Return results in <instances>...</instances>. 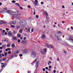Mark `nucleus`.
<instances>
[{"label":"nucleus","instance_id":"obj_23","mask_svg":"<svg viewBox=\"0 0 73 73\" xmlns=\"http://www.w3.org/2000/svg\"><path fill=\"white\" fill-rule=\"evenodd\" d=\"M13 40H17V38H16L15 37H13Z\"/></svg>","mask_w":73,"mask_h":73},{"label":"nucleus","instance_id":"obj_1","mask_svg":"<svg viewBox=\"0 0 73 73\" xmlns=\"http://www.w3.org/2000/svg\"><path fill=\"white\" fill-rule=\"evenodd\" d=\"M11 14L12 15H13V16H14V17L15 19L18 18L19 15L16 13L15 12H11Z\"/></svg>","mask_w":73,"mask_h":73},{"label":"nucleus","instance_id":"obj_7","mask_svg":"<svg viewBox=\"0 0 73 73\" xmlns=\"http://www.w3.org/2000/svg\"><path fill=\"white\" fill-rule=\"evenodd\" d=\"M28 52V50H25V51H23V54H26Z\"/></svg>","mask_w":73,"mask_h":73},{"label":"nucleus","instance_id":"obj_12","mask_svg":"<svg viewBox=\"0 0 73 73\" xmlns=\"http://www.w3.org/2000/svg\"><path fill=\"white\" fill-rule=\"evenodd\" d=\"M25 23V21H21L20 22V24H23V23Z\"/></svg>","mask_w":73,"mask_h":73},{"label":"nucleus","instance_id":"obj_39","mask_svg":"<svg viewBox=\"0 0 73 73\" xmlns=\"http://www.w3.org/2000/svg\"><path fill=\"white\" fill-rule=\"evenodd\" d=\"M19 56L20 57H22V56H23V55H22L21 54H19Z\"/></svg>","mask_w":73,"mask_h":73},{"label":"nucleus","instance_id":"obj_15","mask_svg":"<svg viewBox=\"0 0 73 73\" xmlns=\"http://www.w3.org/2000/svg\"><path fill=\"white\" fill-rule=\"evenodd\" d=\"M19 53V51H15L14 54H18V53Z\"/></svg>","mask_w":73,"mask_h":73},{"label":"nucleus","instance_id":"obj_5","mask_svg":"<svg viewBox=\"0 0 73 73\" xmlns=\"http://www.w3.org/2000/svg\"><path fill=\"white\" fill-rule=\"evenodd\" d=\"M46 49H44V50L41 51L40 52L42 54H44V53H46Z\"/></svg>","mask_w":73,"mask_h":73},{"label":"nucleus","instance_id":"obj_58","mask_svg":"<svg viewBox=\"0 0 73 73\" xmlns=\"http://www.w3.org/2000/svg\"><path fill=\"white\" fill-rule=\"evenodd\" d=\"M8 49H5V51L6 52H8Z\"/></svg>","mask_w":73,"mask_h":73},{"label":"nucleus","instance_id":"obj_61","mask_svg":"<svg viewBox=\"0 0 73 73\" xmlns=\"http://www.w3.org/2000/svg\"><path fill=\"white\" fill-rule=\"evenodd\" d=\"M71 28L72 29V30H73V27H71Z\"/></svg>","mask_w":73,"mask_h":73},{"label":"nucleus","instance_id":"obj_50","mask_svg":"<svg viewBox=\"0 0 73 73\" xmlns=\"http://www.w3.org/2000/svg\"><path fill=\"white\" fill-rule=\"evenodd\" d=\"M45 69L46 70H48V67H46Z\"/></svg>","mask_w":73,"mask_h":73},{"label":"nucleus","instance_id":"obj_55","mask_svg":"<svg viewBox=\"0 0 73 73\" xmlns=\"http://www.w3.org/2000/svg\"><path fill=\"white\" fill-rule=\"evenodd\" d=\"M5 35H7V32H5Z\"/></svg>","mask_w":73,"mask_h":73},{"label":"nucleus","instance_id":"obj_45","mask_svg":"<svg viewBox=\"0 0 73 73\" xmlns=\"http://www.w3.org/2000/svg\"><path fill=\"white\" fill-rule=\"evenodd\" d=\"M62 8H63V9H64V8H65V6L64 5L62 6Z\"/></svg>","mask_w":73,"mask_h":73},{"label":"nucleus","instance_id":"obj_42","mask_svg":"<svg viewBox=\"0 0 73 73\" xmlns=\"http://www.w3.org/2000/svg\"><path fill=\"white\" fill-rule=\"evenodd\" d=\"M51 68H52V66L50 65L49 66V69H51Z\"/></svg>","mask_w":73,"mask_h":73},{"label":"nucleus","instance_id":"obj_6","mask_svg":"<svg viewBox=\"0 0 73 73\" xmlns=\"http://www.w3.org/2000/svg\"><path fill=\"white\" fill-rule=\"evenodd\" d=\"M11 23L13 25H15L16 24V21H13L11 22Z\"/></svg>","mask_w":73,"mask_h":73},{"label":"nucleus","instance_id":"obj_64","mask_svg":"<svg viewBox=\"0 0 73 73\" xmlns=\"http://www.w3.org/2000/svg\"><path fill=\"white\" fill-rule=\"evenodd\" d=\"M2 56H3V57H4V54H2Z\"/></svg>","mask_w":73,"mask_h":73},{"label":"nucleus","instance_id":"obj_37","mask_svg":"<svg viewBox=\"0 0 73 73\" xmlns=\"http://www.w3.org/2000/svg\"><path fill=\"white\" fill-rule=\"evenodd\" d=\"M36 17L37 19H38V15H36Z\"/></svg>","mask_w":73,"mask_h":73},{"label":"nucleus","instance_id":"obj_25","mask_svg":"<svg viewBox=\"0 0 73 73\" xmlns=\"http://www.w3.org/2000/svg\"><path fill=\"white\" fill-rule=\"evenodd\" d=\"M56 37H58L59 36V33H57L56 34Z\"/></svg>","mask_w":73,"mask_h":73},{"label":"nucleus","instance_id":"obj_38","mask_svg":"<svg viewBox=\"0 0 73 73\" xmlns=\"http://www.w3.org/2000/svg\"><path fill=\"white\" fill-rule=\"evenodd\" d=\"M40 4L42 5L44 4V2H41Z\"/></svg>","mask_w":73,"mask_h":73},{"label":"nucleus","instance_id":"obj_20","mask_svg":"<svg viewBox=\"0 0 73 73\" xmlns=\"http://www.w3.org/2000/svg\"><path fill=\"white\" fill-rule=\"evenodd\" d=\"M35 1L36 3L35 4V5H37V3H38V1L37 0H35Z\"/></svg>","mask_w":73,"mask_h":73},{"label":"nucleus","instance_id":"obj_9","mask_svg":"<svg viewBox=\"0 0 73 73\" xmlns=\"http://www.w3.org/2000/svg\"><path fill=\"white\" fill-rule=\"evenodd\" d=\"M15 5L17 6V7H20V5L19 3H17L15 4Z\"/></svg>","mask_w":73,"mask_h":73},{"label":"nucleus","instance_id":"obj_40","mask_svg":"<svg viewBox=\"0 0 73 73\" xmlns=\"http://www.w3.org/2000/svg\"><path fill=\"white\" fill-rule=\"evenodd\" d=\"M71 40L72 41H73V38H72V37H71Z\"/></svg>","mask_w":73,"mask_h":73},{"label":"nucleus","instance_id":"obj_31","mask_svg":"<svg viewBox=\"0 0 73 73\" xmlns=\"http://www.w3.org/2000/svg\"><path fill=\"white\" fill-rule=\"evenodd\" d=\"M11 46V45H10L9 44H8L7 45V47H9Z\"/></svg>","mask_w":73,"mask_h":73},{"label":"nucleus","instance_id":"obj_63","mask_svg":"<svg viewBox=\"0 0 73 73\" xmlns=\"http://www.w3.org/2000/svg\"><path fill=\"white\" fill-rule=\"evenodd\" d=\"M28 73H31V71H28Z\"/></svg>","mask_w":73,"mask_h":73},{"label":"nucleus","instance_id":"obj_36","mask_svg":"<svg viewBox=\"0 0 73 73\" xmlns=\"http://www.w3.org/2000/svg\"><path fill=\"white\" fill-rule=\"evenodd\" d=\"M11 51H9L8 52V54H11Z\"/></svg>","mask_w":73,"mask_h":73},{"label":"nucleus","instance_id":"obj_2","mask_svg":"<svg viewBox=\"0 0 73 73\" xmlns=\"http://www.w3.org/2000/svg\"><path fill=\"white\" fill-rule=\"evenodd\" d=\"M36 54H37L36 53L34 52H33L31 54V56L32 57H34V58H36Z\"/></svg>","mask_w":73,"mask_h":73},{"label":"nucleus","instance_id":"obj_10","mask_svg":"<svg viewBox=\"0 0 73 73\" xmlns=\"http://www.w3.org/2000/svg\"><path fill=\"white\" fill-rule=\"evenodd\" d=\"M36 61H37V59H35V60L34 61V62H32L31 63V64H35V62H36Z\"/></svg>","mask_w":73,"mask_h":73},{"label":"nucleus","instance_id":"obj_16","mask_svg":"<svg viewBox=\"0 0 73 73\" xmlns=\"http://www.w3.org/2000/svg\"><path fill=\"white\" fill-rule=\"evenodd\" d=\"M45 37V35L44 34H43V35H42V38H44Z\"/></svg>","mask_w":73,"mask_h":73},{"label":"nucleus","instance_id":"obj_24","mask_svg":"<svg viewBox=\"0 0 73 73\" xmlns=\"http://www.w3.org/2000/svg\"><path fill=\"white\" fill-rule=\"evenodd\" d=\"M17 37H21V35L20 34H19L17 35Z\"/></svg>","mask_w":73,"mask_h":73},{"label":"nucleus","instance_id":"obj_49","mask_svg":"<svg viewBox=\"0 0 73 73\" xmlns=\"http://www.w3.org/2000/svg\"><path fill=\"white\" fill-rule=\"evenodd\" d=\"M18 42H20V40L19 39L18 40Z\"/></svg>","mask_w":73,"mask_h":73},{"label":"nucleus","instance_id":"obj_21","mask_svg":"<svg viewBox=\"0 0 73 73\" xmlns=\"http://www.w3.org/2000/svg\"><path fill=\"white\" fill-rule=\"evenodd\" d=\"M13 35H16V33H17V32H16V31H14L13 32Z\"/></svg>","mask_w":73,"mask_h":73},{"label":"nucleus","instance_id":"obj_27","mask_svg":"<svg viewBox=\"0 0 73 73\" xmlns=\"http://www.w3.org/2000/svg\"><path fill=\"white\" fill-rule=\"evenodd\" d=\"M22 44H24V45L25 44H26V42L23 41L22 42Z\"/></svg>","mask_w":73,"mask_h":73},{"label":"nucleus","instance_id":"obj_14","mask_svg":"<svg viewBox=\"0 0 73 73\" xmlns=\"http://www.w3.org/2000/svg\"><path fill=\"white\" fill-rule=\"evenodd\" d=\"M2 47L3 48V49H5V48H6V45H2Z\"/></svg>","mask_w":73,"mask_h":73},{"label":"nucleus","instance_id":"obj_26","mask_svg":"<svg viewBox=\"0 0 73 73\" xmlns=\"http://www.w3.org/2000/svg\"><path fill=\"white\" fill-rule=\"evenodd\" d=\"M12 3H16V1L15 0H13L12 1Z\"/></svg>","mask_w":73,"mask_h":73},{"label":"nucleus","instance_id":"obj_32","mask_svg":"<svg viewBox=\"0 0 73 73\" xmlns=\"http://www.w3.org/2000/svg\"><path fill=\"white\" fill-rule=\"evenodd\" d=\"M11 26L12 28H15V26H13V25H11Z\"/></svg>","mask_w":73,"mask_h":73},{"label":"nucleus","instance_id":"obj_8","mask_svg":"<svg viewBox=\"0 0 73 73\" xmlns=\"http://www.w3.org/2000/svg\"><path fill=\"white\" fill-rule=\"evenodd\" d=\"M43 13L45 15H46V16H48V13L46 12V11H44Z\"/></svg>","mask_w":73,"mask_h":73},{"label":"nucleus","instance_id":"obj_29","mask_svg":"<svg viewBox=\"0 0 73 73\" xmlns=\"http://www.w3.org/2000/svg\"><path fill=\"white\" fill-rule=\"evenodd\" d=\"M7 13H10V11L9 10H7Z\"/></svg>","mask_w":73,"mask_h":73},{"label":"nucleus","instance_id":"obj_62","mask_svg":"<svg viewBox=\"0 0 73 73\" xmlns=\"http://www.w3.org/2000/svg\"><path fill=\"white\" fill-rule=\"evenodd\" d=\"M2 60H3V61H5V58H3L2 59Z\"/></svg>","mask_w":73,"mask_h":73},{"label":"nucleus","instance_id":"obj_30","mask_svg":"<svg viewBox=\"0 0 73 73\" xmlns=\"http://www.w3.org/2000/svg\"><path fill=\"white\" fill-rule=\"evenodd\" d=\"M4 54H5V55L6 56H7V52H5L4 53Z\"/></svg>","mask_w":73,"mask_h":73},{"label":"nucleus","instance_id":"obj_56","mask_svg":"<svg viewBox=\"0 0 73 73\" xmlns=\"http://www.w3.org/2000/svg\"><path fill=\"white\" fill-rule=\"evenodd\" d=\"M48 62H49V63H50V64H52V62L50 61H49Z\"/></svg>","mask_w":73,"mask_h":73},{"label":"nucleus","instance_id":"obj_3","mask_svg":"<svg viewBox=\"0 0 73 73\" xmlns=\"http://www.w3.org/2000/svg\"><path fill=\"white\" fill-rule=\"evenodd\" d=\"M5 10H7V8H4L2 9L1 11H0V12L1 13H4V12H5Z\"/></svg>","mask_w":73,"mask_h":73},{"label":"nucleus","instance_id":"obj_57","mask_svg":"<svg viewBox=\"0 0 73 73\" xmlns=\"http://www.w3.org/2000/svg\"><path fill=\"white\" fill-rule=\"evenodd\" d=\"M2 52L3 51H2V50H0V54L1 53H2Z\"/></svg>","mask_w":73,"mask_h":73},{"label":"nucleus","instance_id":"obj_35","mask_svg":"<svg viewBox=\"0 0 73 73\" xmlns=\"http://www.w3.org/2000/svg\"><path fill=\"white\" fill-rule=\"evenodd\" d=\"M2 58V55L1 54H0V58Z\"/></svg>","mask_w":73,"mask_h":73},{"label":"nucleus","instance_id":"obj_54","mask_svg":"<svg viewBox=\"0 0 73 73\" xmlns=\"http://www.w3.org/2000/svg\"><path fill=\"white\" fill-rule=\"evenodd\" d=\"M30 29H31L30 28H29L28 29V30L29 32H30Z\"/></svg>","mask_w":73,"mask_h":73},{"label":"nucleus","instance_id":"obj_46","mask_svg":"<svg viewBox=\"0 0 73 73\" xmlns=\"http://www.w3.org/2000/svg\"><path fill=\"white\" fill-rule=\"evenodd\" d=\"M3 49V47H0V49Z\"/></svg>","mask_w":73,"mask_h":73},{"label":"nucleus","instance_id":"obj_33","mask_svg":"<svg viewBox=\"0 0 73 73\" xmlns=\"http://www.w3.org/2000/svg\"><path fill=\"white\" fill-rule=\"evenodd\" d=\"M42 70L43 72H45V68H43Z\"/></svg>","mask_w":73,"mask_h":73},{"label":"nucleus","instance_id":"obj_53","mask_svg":"<svg viewBox=\"0 0 73 73\" xmlns=\"http://www.w3.org/2000/svg\"><path fill=\"white\" fill-rule=\"evenodd\" d=\"M7 50H11V49L10 48H7Z\"/></svg>","mask_w":73,"mask_h":73},{"label":"nucleus","instance_id":"obj_52","mask_svg":"<svg viewBox=\"0 0 73 73\" xmlns=\"http://www.w3.org/2000/svg\"><path fill=\"white\" fill-rule=\"evenodd\" d=\"M2 32L4 33L5 32V30H3Z\"/></svg>","mask_w":73,"mask_h":73},{"label":"nucleus","instance_id":"obj_11","mask_svg":"<svg viewBox=\"0 0 73 73\" xmlns=\"http://www.w3.org/2000/svg\"><path fill=\"white\" fill-rule=\"evenodd\" d=\"M12 48H15V44H11Z\"/></svg>","mask_w":73,"mask_h":73},{"label":"nucleus","instance_id":"obj_51","mask_svg":"<svg viewBox=\"0 0 73 73\" xmlns=\"http://www.w3.org/2000/svg\"><path fill=\"white\" fill-rule=\"evenodd\" d=\"M5 30H6V31H9V29L8 28L6 29Z\"/></svg>","mask_w":73,"mask_h":73},{"label":"nucleus","instance_id":"obj_22","mask_svg":"<svg viewBox=\"0 0 73 73\" xmlns=\"http://www.w3.org/2000/svg\"><path fill=\"white\" fill-rule=\"evenodd\" d=\"M57 40H59V41H61V40H61V38H57Z\"/></svg>","mask_w":73,"mask_h":73},{"label":"nucleus","instance_id":"obj_34","mask_svg":"<svg viewBox=\"0 0 73 73\" xmlns=\"http://www.w3.org/2000/svg\"><path fill=\"white\" fill-rule=\"evenodd\" d=\"M27 7L29 8H31V6H30L29 5Z\"/></svg>","mask_w":73,"mask_h":73},{"label":"nucleus","instance_id":"obj_48","mask_svg":"<svg viewBox=\"0 0 73 73\" xmlns=\"http://www.w3.org/2000/svg\"><path fill=\"white\" fill-rule=\"evenodd\" d=\"M53 72H54V73H56V71L55 70H54L53 71Z\"/></svg>","mask_w":73,"mask_h":73},{"label":"nucleus","instance_id":"obj_28","mask_svg":"<svg viewBox=\"0 0 73 73\" xmlns=\"http://www.w3.org/2000/svg\"><path fill=\"white\" fill-rule=\"evenodd\" d=\"M19 8L20 9H23V7H22L21 6H20L19 7Z\"/></svg>","mask_w":73,"mask_h":73},{"label":"nucleus","instance_id":"obj_4","mask_svg":"<svg viewBox=\"0 0 73 73\" xmlns=\"http://www.w3.org/2000/svg\"><path fill=\"white\" fill-rule=\"evenodd\" d=\"M8 35L9 36H11V37H14V35H13V34H12V33H11V31L8 33Z\"/></svg>","mask_w":73,"mask_h":73},{"label":"nucleus","instance_id":"obj_60","mask_svg":"<svg viewBox=\"0 0 73 73\" xmlns=\"http://www.w3.org/2000/svg\"><path fill=\"white\" fill-rule=\"evenodd\" d=\"M31 32H33V29H32L31 30Z\"/></svg>","mask_w":73,"mask_h":73},{"label":"nucleus","instance_id":"obj_43","mask_svg":"<svg viewBox=\"0 0 73 73\" xmlns=\"http://www.w3.org/2000/svg\"><path fill=\"white\" fill-rule=\"evenodd\" d=\"M63 52H64V53H66V51H64V50H63Z\"/></svg>","mask_w":73,"mask_h":73},{"label":"nucleus","instance_id":"obj_59","mask_svg":"<svg viewBox=\"0 0 73 73\" xmlns=\"http://www.w3.org/2000/svg\"><path fill=\"white\" fill-rule=\"evenodd\" d=\"M26 39V37H25L24 38L23 40H25Z\"/></svg>","mask_w":73,"mask_h":73},{"label":"nucleus","instance_id":"obj_17","mask_svg":"<svg viewBox=\"0 0 73 73\" xmlns=\"http://www.w3.org/2000/svg\"><path fill=\"white\" fill-rule=\"evenodd\" d=\"M45 44L46 46H47V47H48V48H49V45L48 44V43H45Z\"/></svg>","mask_w":73,"mask_h":73},{"label":"nucleus","instance_id":"obj_44","mask_svg":"<svg viewBox=\"0 0 73 73\" xmlns=\"http://www.w3.org/2000/svg\"><path fill=\"white\" fill-rule=\"evenodd\" d=\"M49 58L50 60V61H52V58L50 57Z\"/></svg>","mask_w":73,"mask_h":73},{"label":"nucleus","instance_id":"obj_18","mask_svg":"<svg viewBox=\"0 0 73 73\" xmlns=\"http://www.w3.org/2000/svg\"><path fill=\"white\" fill-rule=\"evenodd\" d=\"M16 28L17 29H20V26H16Z\"/></svg>","mask_w":73,"mask_h":73},{"label":"nucleus","instance_id":"obj_13","mask_svg":"<svg viewBox=\"0 0 73 73\" xmlns=\"http://www.w3.org/2000/svg\"><path fill=\"white\" fill-rule=\"evenodd\" d=\"M19 32L20 33H22L23 32V29H20Z\"/></svg>","mask_w":73,"mask_h":73},{"label":"nucleus","instance_id":"obj_41","mask_svg":"<svg viewBox=\"0 0 73 73\" xmlns=\"http://www.w3.org/2000/svg\"><path fill=\"white\" fill-rule=\"evenodd\" d=\"M58 32L59 33H61V34L62 32H61L60 31H58Z\"/></svg>","mask_w":73,"mask_h":73},{"label":"nucleus","instance_id":"obj_47","mask_svg":"<svg viewBox=\"0 0 73 73\" xmlns=\"http://www.w3.org/2000/svg\"><path fill=\"white\" fill-rule=\"evenodd\" d=\"M35 14H36V12H35V11H34L33 12L34 15H35Z\"/></svg>","mask_w":73,"mask_h":73},{"label":"nucleus","instance_id":"obj_19","mask_svg":"<svg viewBox=\"0 0 73 73\" xmlns=\"http://www.w3.org/2000/svg\"><path fill=\"white\" fill-rule=\"evenodd\" d=\"M4 66H5V65L3 64V65H2L1 68H2V70H3V68H4Z\"/></svg>","mask_w":73,"mask_h":73}]
</instances>
